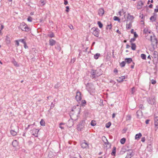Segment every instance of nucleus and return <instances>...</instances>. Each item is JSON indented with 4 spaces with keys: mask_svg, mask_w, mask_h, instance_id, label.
<instances>
[{
    "mask_svg": "<svg viewBox=\"0 0 158 158\" xmlns=\"http://www.w3.org/2000/svg\"><path fill=\"white\" fill-rule=\"evenodd\" d=\"M136 114L138 117H139L142 115V111L139 110H138L136 112Z\"/></svg>",
    "mask_w": 158,
    "mask_h": 158,
    "instance_id": "obj_19",
    "label": "nucleus"
},
{
    "mask_svg": "<svg viewBox=\"0 0 158 158\" xmlns=\"http://www.w3.org/2000/svg\"><path fill=\"white\" fill-rule=\"evenodd\" d=\"M142 136V134L140 133L136 134L135 135V139L138 140Z\"/></svg>",
    "mask_w": 158,
    "mask_h": 158,
    "instance_id": "obj_14",
    "label": "nucleus"
},
{
    "mask_svg": "<svg viewBox=\"0 0 158 158\" xmlns=\"http://www.w3.org/2000/svg\"><path fill=\"white\" fill-rule=\"evenodd\" d=\"M104 13V10L103 8L99 9L98 10V14L100 16H102Z\"/></svg>",
    "mask_w": 158,
    "mask_h": 158,
    "instance_id": "obj_11",
    "label": "nucleus"
},
{
    "mask_svg": "<svg viewBox=\"0 0 158 158\" xmlns=\"http://www.w3.org/2000/svg\"><path fill=\"white\" fill-rule=\"evenodd\" d=\"M13 63L14 65H15V66H19L18 64L17 63L16 61H14L13 62Z\"/></svg>",
    "mask_w": 158,
    "mask_h": 158,
    "instance_id": "obj_43",
    "label": "nucleus"
},
{
    "mask_svg": "<svg viewBox=\"0 0 158 158\" xmlns=\"http://www.w3.org/2000/svg\"><path fill=\"white\" fill-rule=\"evenodd\" d=\"M86 103V102L85 100H82V104L83 105V104H85Z\"/></svg>",
    "mask_w": 158,
    "mask_h": 158,
    "instance_id": "obj_52",
    "label": "nucleus"
},
{
    "mask_svg": "<svg viewBox=\"0 0 158 158\" xmlns=\"http://www.w3.org/2000/svg\"><path fill=\"white\" fill-rule=\"evenodd\" d=\"M98 26L100 28H101L103 26V25L100 22L98 21Z\"/></svg>",
    "mask_w": 158,
    "mask_h": 158,
    "instance_id": "obj_35",
    "label": "nucleus"
},
{
    "mask_svg": "<svg viewBox=\"0 0 158 158\" xmlns=\"http://www.w3.org/2000/svg\"><path fill=\"white\" fill-rule=\"evenodd\" d=\"M91 126H94L96 125V123L94 122H93V121H92L91 123Z\"/></svg>",
    "mask_w": 158,
    "mask_h": 158,
    "instance_id": "obj_46",
    "label": "nucleus"
},
{
    "mask_svg": "<svg viewBox=\"0 0 158 158\" xmlns=\"http://www.w3.org/2000/svg\"><path fill=\"white\" fill-rule=\"evenodd\" d=\"M81 146L83 148H86L89 147V144L85 140H84V142L81 143Z\"/></svg>",
    "mask_w": 158,
    "mask_h": 158,
    "instance_id": "obj_8",
    "label": "nucleus"
},
{
    "mask_svg": "<svg viewBox=\"0 0 158 158\" xmlns=\"http://www.w3.org/2000/svg\"><path fill=\"white\" fill-rule=\"evenodd\" d=\"M68 3V2L67 1H64V4L66 5Z\"/></svg>",
    "mask_w": 158,
    "mask_h": 158,
    "instance_id": "obj_60",
    "label": "nucleus"
},
{
    "mask_svg": "<svg viewBox=\"0 0 158 158\" xmlns=\"http://www.w3.org/2000/svg\"><path fill=\"white\" fill-rule=\"evenodd\" d=\"M128 157L131 158V156H133L134 153L133 152H129L127 154Z\"/></svg>",
    "mask_w": 158,
    "mask_h": 158,
    "instance_id": "obj_27",
    "label": "nucleus"
},
{
    "mask_svg": "<svg viewBox=\"0 0 158 158\" xmlns=\"http://www.w3.org/2000/svg\"><path fill=\"white\" fill-rule=\"evenodd\" d=\"M41 125L44 126L45 125V122L43 119H41L40 122Z\"/></svg>",
    "mask_w": 158,
    "mask_h": 158,
    "instance_id": "obj_28",
    "label": "nucleus"
},
{
    "mask_svg": "<svg viewBox=\"0 0 158 158\" xmlns=\"http://www.w3.org/2000/svg\"><path fill=\"white\" fill-rule=\"evenodd\" d=\"M126 141V139L125 138H123L120 140V142L122 144H124Z\"/></svg>",
    "mask_w": 158,
    "mask_h": 158,
    "instance_id": "obj_29",
    "label": "nucleus"
},
{
    "mask_svg": "<svg viewBox=\"0 0 158 158\" xmlns=\"http://www.w3.org/2000/svg\"><path fill=\"white\" fill-rule=\"evenodd\" d=\"M38 132L39 130L37 129L34 128L32 130H31V133L33 135L35 136V137H37Z\"/></svg>",
    "mask_w": 158,
    "mask_h": 158,
    "instance_id": "obj_9",
    "label": "nucleus"
},
{
    "mask_svg": "<svg viewBox=\"0 0 158 158\" xmlns=\"http://www.w3.org/2000/svg\"><path fill=\"white\" fill-rule=\"evenodd\" d=\"M131 48L132 50H135L136 49V45L135 44L131 43Z\"/></svg>",
    "mask_w": 158,
    "mask_h": 158,
    "instance_id": "obj_20",
    "label": "nucleus"
},
{
    "mask_svg": "<svg viewBox=\"0 0 158 158\" xmlns=\"http://www.w3.org/2000/svg\"><path fill=\"white\" fill-rule=\"evenodd\" d=\"M150 31H149L147 28H145L143 30V33L146 34L148 33H150Z\"/></svg>",
    "mask_w": 158,
    "mask_h": 158,
    "instance_id": "obj_24",
    "label": "nucleus"
},
{
    "mask_svg": "<svg viewBox=\"0 0 158 158\" xmlns=\"http://www.w3.org/2000/svg\"><path fill=\"white\" fill-rule=\"evenodd\" d=\"M116 153V148L114 147L113 148L112 151L111 153L112 155L114 156Z\"/></svg>",
    "mask_w": 158,
    "mask_h": 158,
    "instance_id": "obj_23",
    "label": "nucleus"
},
{
    "mask_svg": "<svg viewBox=\"0 0 158 158\" xmlns=\"http://www.w3.org/2000/svg\"><path fill=\"white\" fill-rule=\"evenodd\" d=\"M69 27L71 29H73V27L72 25L69 26Z\"/></svg>",
    "mask_w": 158,
    "mask_h": 158,
    "instance_id": "obj_58",
    "label": "nucleus"
},
{
    "mask_svg": "<svg viewBox=\"0 0 158 158\" xmlns=\"http://www.w3.org/2000/svg\"><path fill=\"white\" fill-rule=\"evenodd\" d=\"M156 7L157 8H156L154 10L155 12H158V7L157 6Z\"/></svg>",
    "mask_w": 158,
    "mask_h": 158,
    "instance_id": "obj_55",
    "label": "nucleus"
},
{
    "mask_svg": "<svg viewBox=\"0 0 158 158\" xmlns=\"http://www.w3.org/2000/svg\"><path fill=\"white\" fill-rule=\"evenodd\" d=\"M135 92V89L134 87H133L131 89V92L132 94H133Z\"/></svg>",
    "mask_w": 158,
    "mask_h": 158,
    "instance_id": "obj_44",
    "label": "nucleus"
},
{
    "mask_svg": "<svg viewBox=\"0 0 158 158\" xmlns=\"http://www.w3.org/2000/svg\"><path fill=\"white\" fill-rule=\"evenodd\" d=\"M10 133L13 136H15L17 135V132L14 130H11L10 131Z\"/></svg>",
    "mask_w": 158,
    "mask_h": 158,
    "instance_id": "obj_22",
    "label": "nucleus"
},
{
    "mask_svg": "<svg viewBox=\"0 0 158 158\" xmlns=\"http://www.w3.org/2000/svg\"><path fill=\"white\" fill-rule=\"evenodd\" d=\"M111 125V123L110 122H109L106 124V127L107 128H109L110 125Z\"/></svg>",
    "mask_w": 158,
    "mask_h": 158,
    "instance_id": "obj_33",
    "label": "nucleus"
},
{
    "mask_svg": "<svg viewBox=\"0 0 158 158\" xmlns=\"http://www.w3.org/2000/svg\"><path fill=\"white\" fill-rule=\"evenodd\" d=\"M122 13H123V12H122V11H120L118 12V14L120 16H121L122 15Z\"/></svg>",
    "mask_w": 158,
    "mask_h": 158,
    "instance_id": "obj_51",
    "label": "nucleus"
},
{
    "mask_svg": "<svg viewBox=\"0 0 158 158\" xmlns=\"http://www.w3.org/2000/svg\"><path fill=\"white\" fill-rule=\"evenodd\" d=\"M134 36L135 38H137L138 36V35L136 34V32H134Z\"/></svg>",
    "mask_w": 158,
    "mask_h": 158,
    "instance_id": "obj_48",
    "label": "nucleus"
},
{
    "mask_svg": "<svg viewBox=\"0 0 158 158\" xmlns=\"http://www.w3.org/2000/svg\"><path fill=\"white\" fill-rule=\"evenodd\" d=\"M3 28H4V26L3 25H2L1 26L0 32H1V30H2Z\"/></svg>",
    "mask_w": 158,
    "mask_h": 158,
    "instance_id": "obj_57",
    "label": "nucleus"
},
{
    "mask_svg": "<svg viewBox=\"0 0 158 158\" xmlns=\"http://www.w3.org/2000/svg\"><path fill=\"white\" fill-rule=\"evenodd\" d=\"M124 18H122V20L123 22L126 21H130L132 22L133 20L134 19V17L133 15H131L129 13H126V12L123 13Z\"/></svg>",
    "mask_w": 158,
    "mask_h": 158,
    "instance_id": "obj_2",
    "label": "nucleus"
},
{
    "mask_svg": "<svg viewBox=\"0 0 158 158\" xmlns=\"http://www.w3.org/2000/svg\"><path fill=\"white\" fill-rule=\"evenodd\" d=\"M48 36L51 38L53 37L54 36V34L53 32H51L48 35Z\"/></svg>",
    "mask_w": 158,
    "mask_h": 158,
    "instance_id": "obj_37",
    "label": "nucleus"
},
{
    "mask_svg": "<svg viewBox=\"0 0 158 158\" xmlns=\"http://www.w3.org/2000/svg\"><path fill=\"white\" fill-rule=\"evenodd\" d=\"M27 20L28 22H31L32 21V18L31 17L29 16L27 19Z\"/></svg>",
    "mask_w": 158,
    "mask_h": 158,
    "instance_id": "obj_39",
    "label": "nucleus"
},
{
    "mask_svg": "<svg viewBox=\"0 0 158 158\" xmlns=\"http://www.w3.org/2000/svg\"><path fill=\"white\" fill-rule=\"evenodd\" d=\"M24 44V47L25 48H27V46L26 45V42L25 43V44Z\"/></svg>",
    "mask_w": 158,
    "mask_h": 158,
    "instance_id": "obj_61",
    "label": "nucleus"
},
{
    "mask_svg": "<svg viewBox=\"0 0 158 158\" xmlns=\"http://www.w3.org/2000/svg\"><path fill=\"white\" fill-rule=\"evenodd\" d=\"M131 23L132 22H130L129 24H127L126 26V27L127 29H130L131 28Z\"/></svg>",
    "mask_w": 158,
    "mask_h": 158,
    "instance_id": "obj_21",
    "label": "nucleus"
},
{
    "mask_svg": "<svg viewBox=\"0 0 158 158\" xmlns=\"http://www.w3.org/2000/svg\"><path fill=\"white\" fill-rule=\"evenodd\" d=\"M141 141L143 142H144L145 141V139L144 137H143L141 139Z\"/></svg>",
    "mask_w": 158,
    "mask_h": 158,
    "instance_id": "obj_56",
    "label": "nucleus"
},
{
    "mask_svg": "<svg viewBox=\"0 0 158 158\" xmlns=\"http://www.w3.org/2000/svg\"><path fill=\"white\" fill-rule=\"evenodd\" d=\"M126 64V61H122L120 64V65L121 67H124Z\"/></svg>",
    "mask_w": 158,
    "mask_h": 158,
    "instance_id": "obj_32",
    "label": "nucleus"
},
{
    "mask_svg": "<svg viewBox=\"0 0 158 158\" xmlns=\"http://www.w3.org/2000/svg\"><path fill=\"white\" fill-rule=\"evenodd\" d=\"M100 75V74L98 73V71L97 70H93L92 72L91 77L93 78H94L96 77H97L98 76H99Z\"/></svg>",
    "mask_w": 158,
    "mask_h": 158,
    "instance_id": "obj_7",
    "label": "nucleus"
},
{
    "mask_svg": "<svg viewBox=\"0 0 158 158\" xmlns=\"http://www.w3.org/2000/svg\"><path fill=\"white\" fill-rule=\"evenodd\" d=\"M85 124L84 122L82 121V123H80L77 126V130L78 131H81L83 128Z\"/></svg>",
    "mask_w": 158,
    "mask_h": 158,
    "instance_id": "obj_10",
    "label": "nucleus"
},
{
    "mask_svg": "<svg viewBox=\"0 0 158 158\" xmlns=\"http://www.w3.org/2000/svg\"><path fill=\"white\" fill-rule=\"evenodd\" d=\"M91 32L95 36L98 37L99 36L100 30L97 27H94L91 30Z\"/></svg>",
    "mask_w": 158,
    "mask_h": 158,
    "instance_id": "obj_3",
    "label": "nucleus"
},
{
    "mask_svg": "<svg viewBox=\"0 0 158 158\" xmlns=\"http://www.w3.org/2000/svg\"><path fill=\"white\" fill-rule=\"evenodd\" d=\"M150 121V120L147 119L145 121V123L146 124H148L149 123V122Z\"/></svg>",
    "mask_w": 158,
    "mask_h": 158,
    "instance_id": "obj_53",
    "label": "nucleus"
},
{
    "mask_svg": "<svg viewBox=\"0 0 158 158\" xmlns=\"http://www.w3.org/2000/svg\"><path fill=\"white\" fill-rule=\"evenodd\" d=\"M118 72V70L116 69H115L114 70V73H117Z\"/></svg>",
    "mask_w": 158,
    "mask_h": 158,
    "instance_id": "obj_59",
    "label": "nucleus"
},
{
    "mask_svg": "<svg viewBox=\"0 0 158 158\" xmlns=\"http://www.w3.org/2000/svg\"><path fill=\"white\" fill-rule=\"evenodd\" d=\"M150 40L152 44L154 45L157 44V41L155 36L150 35Z\"/></svg>",
    "mask_w": 158,
    "mask_h": 158,
    "instance_id": "obj_5",
    "label": "nucleus"
},
{
    "mask_svg": "<svg viewBox=\"0 0 158 158\" xmlns=\"http://www.w3.org/2000/svg\"><path fill=\"white\" fill-rule=\"evenodd\" d=\"M19 41L23 43V44H25L26 43L25 41H24V40L23 39L19 40Z\"/></svg>",
    "mask_w": 158,
    "mask_h": 158,
    "instance_id": "obj_41",
    "label": "nucleus"
},
{
    "mask_svg": "<svg viewBox=\"0 0 158 158\" xmlns=\"http://www.w3.org/2000/svg\"><path fill=\"white\" fill-rule=\"evenodd\" d=\"M81 93L80 92L77 91V92L75 98L77 101L78 102L81 100Z\"/></svg>",
    "mask_w": 158,
    "mask_h": 158,
    "instance_id": "obj_6",
    "label": "nucleus"
},
{
    "mask_svg": "<svg viewBox=\"0 0 158 158\" xmlns=\"http://www.w3.org/2000/svg\"><path fill=\"white\" fill-rule=\"evenodd\" d=\"M66 11L67 12H68L69 11V6H67L66 7Z\"/></svg>",
    "mask_w": 158,
    "mask_h": 158,
    "instance_id": "obj_50",
    "label": "nucleus"
},
{
    "mask_svg": "<svg viewBox=\"0 0 158 158\" xmlns=\"http://www.w3.org/2000/svg\"><path fill=\"white\" fill-rule=\"evenodd\" d=\"M151 82H152V84H156V80H154L153 79H152L151 80Z\"/></svg>",
    "mask_w": 158,
    "mask_h": 158,
    "instance_id": "obj_45",
    "label": "nucleus"
},
{
    "mask_svg": "<svg viewBox=\"0 0 158 158\" xmlns=\"http://www.w3.org/2000/svg\"><path fill=\"white\" fill-rule=\"evenodd\" d=\"M45 4V3L44 0H41L40 2V4L41 6H43Z\"/></svg>",
    "mask_w": 158,
    "mask_h": 158,
    "instance_id": "obj_26",
    "label": "nucleus"
},
{
    "mask_svg": "<svg viewBox=\"0 0 158 158\" xmlns=\"http://www.w3.org/2000/svg\"><path fill=\"white\" fill-rule=\"evenodd\" d=\"M111 24L107 25V29H111Z\"/></svg>",
    "mask_w": 158,
    "mask_h": 158,
    "instance_id": "obj_47",
    "label": "nucleus"
},
{
    "mask_svg": "<svg viewBox=\"0 0 158 158\" xmlns=\"http://www.w3.org/2000/svg\"><path fill=\"white\" fill-rule=\"evenodd\" d=\"M153 56L154 57L156 58V56L157 55V52L156 51H154L153 52Z\"/></svg>",
    "mask_w": 158,
    "mask_h": 158,
    "instance_id": "obj_38",
    "label": "nucleus"
},
{
    "mask_svg": "<svg viewBox=\"0 0 158 158\" xmlns=\"http://www.w3.org/2000/svg\"><path fill=\"white\" fill-rule=\"evenodd\" d=\"M100 56V53H97L94 55V58L95 59H97Z\"/></svg>",
    "mask_w": 158,
    "mask_h": 158,
    "instance_id": "obj_25",
    "label": "nucleus"
},
{
    "mask_svg": "<svg viewBox=\"0 0 158 158\" xmlns=\"http://www.w3.org/2000/svg\"><path fill=\"white\" fill-rule=\"evenodd\" d=\"M125 79V77L124 76H121L119 77L117 79V81L119 82L123 81V80Z\"/></svg>",
    "mask_w": 158,
    "mask_h": 158,
    "instance_id": "obj_12",
    "label": "nucleus"
},
{
    "mask_svg": "<svg viewBox=\"0 0 158 158\" xmlns=\"http://www.w3.org/2000/svg\"><path fill=\"white\" fill-rule=\"evenodd\" d=\"M152 5L151 4L149 6V7L150 8H152Z\"/></svg>",
    "mask_w": 158,
    "mask_h": 158,
    "instance_id": "obj_64",
    "label": "nucleus"
},
{
    "mask_svg": "<svg viewBox=\"0 0 158 158\" xmlns=\"http://www.w3.org/2000/svg\"><path fill=\"white\" fill-rule=\"evenodd\" d=\"M102 141L104 142V143L105 144H108L109 142H108L107 139H106V137L105 136H103V137H102Z\"/></svg>",
    "mask_w": 158,
    "mask_h": 158,
    "instance_id": "obj_15",
    "label": "nucleus"
},
{
    "mask_svg": "<svg viewBox=\"0 0 158 158\" xmlns=\"http://www.w3.org/2000/svg\"><path fill=\"white\" fill-rule=\"evenodd\" d=\"M125 61L126 62L129 64L132 62V60L131 58H127L125 59Z\"/></svg>",
    "mask_w": 158,
    "mask_h": 158,
    "instance_id": "obj_16",
    "label": "nucleus"
},
{
    "mask_svg": "<svg viewBox=\"0 0 158 158\" xmlns=\"http://www.w3.org/2000/svg\"><path fill=\"white\" fill-rule=\"evenodd\" d=\"M6 41L7 44H9L10 43V38L7 35L6 37Z\"/></svg>",
    "mask_w": 158,
    "mask_h": 158,
    "instance_id": "obj_18",
    "label": "nucleus"
},
{
    "mask_svg": "<svg viewBox=\"0 0 158 158\" xmlns=\"http://www.w3.org/2000/svg\"><path fill=\"white\" fill-rule=\"evenodd\" d=\"M75 60V59L74 58L73 59H72L71 60V62H73V63Z\"/></svg>",
    "mask_w": 158,
    "mask_h": 158,
    "instance_id": "obj_54",
    "label": "nucleus"
},
{
    "mask_svg": "<svg viewBox=\"0 0 158 158\" xmlns=\"http://www.w3.org/2000/svg\"><path fill=\"white\" fill-rule=\"evenodd\" d=\"M143 3L142 2V1H140L138 2L137 5L142 7V6H143Z\"/></svg>",
    "mask_w": 158,
    "mask_h": 158,
    "instance_id": "obj_30",
    "label": "nucleus"
},
{
    "mask_svg": "<svg viewBox=\"0 0 158 158\" xmlns=\"http://www.w3.org/2000/svg\"><path fill=\"white\" fill-rule=\"evenodd\" d=\"M150 20L152 22L155 21L156 20V18L154 16H152L150 18Z\"/></svg>",
    "mask_w": 158,
    "mask_h": 158,
    "instance_id": "obj_31",
    "label": "nucleus"
},
{
    "mask_svg": "<svg viewBox=\"0 0 158 158\" xmlns=\"http://www.w3.org/2000/svg\"><path fill=\"white\" fill-rule=\"evenodd\" d=\"M141 58L144 60H145L146 59V55L144 54H142L141 55Z\"/></svg>",
    "mask_w": 158,
    "mask_h": 158,
    "instance_id": "obj_34",
    "label": "nucleus"
},
{
    "mask_svg": "<svg viewBox=\"0 0 158 158\" xmlns=\"http://www.w3.org/2000/svg\"><path fill=\"white\" fill-rule=\"evenodd\" d=\"M135 40V38H131L130 40V42L131 43H132V42L134 41Z\"/></svg>",
    "mask_w": 158,
    "mask_h": 158,
    "instance_id": "obj_42",
    "label": "nucleus"
},
{
    "mask_svg": "<svg viewBox=\"0 0 158 158\" xmlns=\"http://www.w3.org/2000/svg\"><path fill=\"white\" fill-rule=\"evenodd\" d=\"M114 19L115 21H118V22H120V19L118 18L117 16H115L114 17Z\"/></svg>",
    "mask_w": 158,
    "mask_h": 158,
    "instance_id": "obj_36",
    "label": "nucleus"
},
{
    "mask_svg": "<svg viewBox=\"0 0 158 158\" xmlns=\"http://www.w3.org/2000/svg\"><path fill=\"white\" fill-rule=\"evenodd\" d=\"M131 118V116L130 115H128L126 118L127 120H130Z\"/></svg>",
    "mask_w": 158,
    "mask_h": 158,
    "instance_id": "obj_40",
    "label": "nucleus"
},
{
    "mask_svg": "<svg viewBox=\"0 0 158 158\" xmlns=\"http://www.w3.org/2000/svg\"><path fill=\"white\" fill-rule=\"evenodd\" d=\"M15 41L17 46H19V40H16Z\"/></svg>",
    "mask_w": 158,
    "mask_h": 158,
    "instance_id": "obj_49",
    "label": "nucleus"
},
{
    "mask_svg": "<svg viewBox=\"0 0 158 158\" xmlns=\"http://www.w3.org/2000/svg\"><path fill=\"white\" fill-rule=\"evenodd\" d=\"M12 144L13 147H16L18 145V142L16 140H14L12 143Z\"/></svg>",
    "mask_w": 158,
    "mask_h": 158,
    "instance_id": "obj_17",
    "label": "nucleus"
},
{
    "mask_svg": "<svg viewBox=\"0 0 158 158\" xmlns=\"http://www.w3.org/2000/svg\"><path fill=\"white\" fill-rule=\"evenodd\" d=\"M130 47V46L128 44L126 45V48H128Z\"/></svg>",
    "mask_w": 158,
    "mask_h": 158,
    "instance_id": "obj_63",
    "label": "nucleus"
},
{
    "mask_svg": "<svg viewBox=\"0 0 158 158\" xmlns=\"http://www.w3.org/2000/svg\"><path fill=\"white\" fill-rule=\"evenodd\" d=\"M20 27L22 31L26 32L30 30V28L24 22H23L20 24Z\"/></svg>",
    "mask_w": 158,
    "mask_h": 158,
    "instance_id": "obj_4",
    "label": "nucleus"
},
{
    "mask_svg": "<svg viewBox=\"0 0 158 158\" xmlns=\"http://www.w3.org/2000/svg\"><path fill=\"white\" fill-rule=\"evenodd\" d=\"M80 109L79 108L78 110L76 109H72L71 112L70 117L72 120H76L78 118V114L80 113Z\"/></svg>",
    "mask_w": 158,
    "mask_h": 158,
    "instance_id": "obj_1",
    "label": "nucleus"
},
{
    "mask_svg": "<svg viewBox=\"0 0 158 158\" xmlns=\"http://www.w3.org/2000/svg\"><path fill=\"white\" fill-rule=\"evenodd\" d=\"M131 34H133L134 33V30L133 29H132L131 30Z\"/></svg>",
    "mask_w": 158,
    "mask_h": 158,
    "instance_id": "obj_62",
    "label": "nucleus"
},
{
    "mask_svg": "<svg viewBox=\"0 0 158 158\" xmlns=\"http://www.w3.org/2000/svg\"><path fill=\"white\" fill-rule=\"evenodd\" d=\"M56 41L52 39H51L49 40V44L51 46H53L56 44Z\"/></svg>",
    "mask_w": 158,
    "mask_h": 158,
    "instance_id": "obj_13",
    "label": "nucleus"
}]
</instances>
